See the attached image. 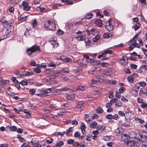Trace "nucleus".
<instances>
[{"mask_svg":"<svg viewBox=\"0 0 147 147\" xmlns=\"http://www.w3.org/2000/svg\"><path fill=\"white\" fill-rule=\"evenodd\" d=\"M126 143L129 146H133L134 144V142L128 140V141L126 142Z\"/></svg>","mask_w":147,"mask_h":147,"instance_id":"ea45409f","label":"nucleus"},{"mask_svg":"<svg viewBox=\"0 0 147 147\" xmlns=\"http://www.w3.org/2000/svg\"><path fill=\"white\" fill-rule=\"evenodd\" d=\"M35 92L36 90L33 88L29 90V92L30 94L32 96L34 95Z\"/></svg>","mask_w":147,"mask_h":147,"instance_id":"473e14b6","label":"nucleus"},{"mask_svg":"<svg viewBox=\"0 0 147 147\" xmlns=\"http://www.w3.org/2000/svg\"><path fill=\"white\" fill-rule=\"evenodd\" d=\"M84 42L86 43V47H89L91 46L92 41L89 39H88L87 40L86 39Z\"/></svg>","mask_w":147,"mask_h":147,"instance_id":"4468645a","label":"nucleus"},{"mask_svg":"<svg viewBox=\"0 0 147 147\" xmlns=\"http://www.w3.org/2000/svg\"><path fill=\"white\" fill-rule=\"evenodd\" d=\"M10 129L11 131H16L17 130V128L15 126H13L11 127H10Z\"/></svg>","mask_w":147,"mask_h":147,"instance_id":"8fccbe9b","label":"nucleus"},{"mask_svg":"<svg viewBox=\"0 0 147 147\" xmlns=\"http://www.w3.org/2000/svg\"><path fill=\"white\" fill-rule=\"evenodd\" d=\"M103 110L100 107H98L96 109V112L98 113H102Z\"/></svg>","mask_w":147,"mask_h":147,"instance_id":"f704fd0d","label":"nucleus"},{"mask_svg":"<svg viewBox=\"0 0 147 147\" xmlns=\"http://www.w3.org/2000/svg\"><path fill=\"white\" fill-rule=\"evenodd\" d=\"M120 93L119 92H116L115 93V96L118 98H119L121 96Z\"/></svg>","mask_w":147,"mask_h":147,"instance_id":"4d7b16f0","label":"nucleus"},{"mask_svg":"<svg viewBox=\"0 0 147 147\" xmlns=\"http://www.w3.org/2000/svg\"><path fill=\"white\" fill-rule=\"evenodd\" d=\"M93 16V14L92 13H90L86 14L85 16V18L86 19H90Z\"/></svg>","mask_w":147,"mask_h":147,"instance_id":"a878e982","label":"nucleus"},{"mask_svg":"<svg viewBox=\"0 0 147 147\" xmlns=\"http://www.w3.org/2000/svg\"><path fill=\"white\" fill-rule=\"evenodd\" d=\"M121 140L126 143L128 141V135L126 134H121Z\"/></svg>","mask_w":147,"mask_h":147,"instance_id":"1a4fd4ad","label":"nucleus"},{"mask_svg":"<svg viewBox=\"0 0 147 147\" xmlns=\"http://www.w3.org/2000/svg\"><path fill=\"white\" fill-rule=\"evenodd\" d=\"M131 67L134 69H136L137 67V66L136 64H131L130 65Z\"/></svg>","mask_w":147,"mask_h":147,"instance_id":"69168bd1","label":"nucleus"},{"mask_svg":"<svg viewBox=\"0 0 147 147\" xmlns=\"http://www.w3.org/2000/svg\"><path fill=\"white\" fill-rule=\"evenodd\" d=\"M20 8H22L25 11H28L30 10L31 9V6L29 5L28 3L26 1H23L22 3V5H20Z\"/></svg>","mask_w":147,"mask_h":147,"instance_id":"7ed1b4c3","label":"nucleus"},{"mask_svg":"<svg viewBox=\"0 0 147 147\" xmlns=\"http://www.w3.org/2000/svg\"><path fill=\"white\" fill-rule=\"evenodd\" d=\"M105 127L104 125H98L97 127V129L98 130H103L105 129Z\"/></svg>","mask_w":147,"mask_h":147,"instance_id":"bb28decb","label":"nucleus"},{"mask_svg":"<svg viewBox=\"0 0 147 147\" xmlns=\"http://www.w3.org/2000/svg\"><path fill=\"white\" fill-rule=\"evenodd\" d=\"M100 38V37L98 36H96L94 38H92V41L94 42H95L97 41Z\"/></svg>","mask_w":147,"mask_h":147,"instance_id":"864d4df0","label":"nucleus"},{"mask_svg":"<svg viewBox=\"0 0 147 147\" xmlns=\"http://www.w3.org/2000/svg\"><path fill=\"white\" fill-rule=\"evenodd\" d=\"M19 84H21L23 86L26 85H28V83L27 82L25 81L24 80L22 81L21 82H19Z\"/></svg>","mask_w":147,"mask_h":147,"instance_id":"37998d69","label":"nucleus"},{"mask_svg":"<svg viewBox=\"0 0 147 147\" xmlns=\"http://www.w3.org/2000/svg\"><path fill=\"white\" fill-rule=\"evenodd\" d=\"M36 51H40V47L37 45H34L28 49L27 50V53L28 55L30 57H33L34 55V53Z\"/></svg>","mask_w":147,"mask_h":147,"instance_id":"f03ea898","label":"nucleus"},{"mask_svg":"<svg viewBox=\"0 0 147 147\" xmlns=\"http://www.w3.org/2000/svg\"><path fill=\"white\" fill-rule=\"evenodd\" d=\"M71 124L72 125H76L78 124L77 121L76 119L73 120L71 121Z\"/></svg>","mask_w":147,"mask_h":147,"instance_id":"0e129e2a","label":"nucleus"},{"mask_svg":"<svg viewBox=\"0 0 147 147\" xmlns=\"http://www.w3.org/2000/svg\"><path fill=\"white\" fill-rule=\"evenodd\" d=\"M139 84L140 86L144 87L146 85V83L145 82L142 81L138 83Z\"/></svg>","mask_w":147,"mask_h":147,"instance_id":"c756f323","label":"nucleus"},{"mask_svg":"<svg viewBox=\"0 0 147 147\" xmlns=\"http://www.w3.org/2000/svg\"><path fill=\"white\" fill-rule=\"evenodd\" d=\"M74 136L76 138H78L80 137V133L78 131H76L74 134Z\"/></svg>","mask_w":147,"mask_h":147,"instance_id":"e2e57ef3","label":"nucleus"},{"mask_svg":"<svg viewBox=\"0 0 147 147\" xmlns=\"http://www.w3.org/2000/svg\"><path fill=\"white\" fill-rule=\"evenodd\" d=\"M125 88L124 87L120 88L119 89V93H122L125 90Z\"/></svg>","mask_w":147,"mask_h":147,"instance_id":"de8ad7c7","label":"nucleus"},{"mask_svg":"<svg viewBox=\"0 0 147 147\" xmlns=\"http://www.w3.org/2000/svg\"><path fill=\"white\" fill-rule=\"evenodd\" d=\"M45 28L49 30L55 31L56 29L55 22L53 20H49L44 23Z\"/></svg>","mask_w":147,"mask_h":147,"instance_id":"f257e3e1","label":"nucleus"},{"mask_svg":"<svg viewBox=\"0 0 147 147\" xmlns=\"http://www.w3.org/2000/svg\"><path fill=\"white\" fill-rule=\"evenodd\" d=\"M64 143L62 141H59L58 143L56 144L55 146L57 147H59L63 145Z\"/></svg>","mask_w":147,"mask_h":147,"instance_id":"2f4dec72","label":"nucleus"},{"mask_svg":"<svg viewBox=\"0 0 147 147\" xmlns=\"http://www.w3.org/2000/svg\"><path fill=\"white\" fill-rule=\"evenodd\" d=\"M119 62L121 65H126L128 63L127 57L124 56H122V58L120 60Z\"/></svg>","mask_w":147,"mask_h":147,"instance_id":"39448f33","label":"nucleus"},{"mask_svg":"<svg viewBox=\"0 0 147 147\" xmlns=\"http://www.w3.org/2000/svg\"><path fill=\"white\" fill-rule=\"evenodd\" d=\"M60 58L61 60L63 61L64 62H69L72 61V60L71 58H67L65 56H61Z\"/></svg>","mask_w":147,"mask_h":147,"instance_id":"6e6552de","label":"nucleus"},{"mask_svg":"<svg viewBox=\"0 0 147 147\" xmlns=\"http://www.w3.org/2000/svg\"><path fill=\"white\" fill-rule=\"evenodd\" d=\"M73 129H72V127H69L68 130H66L67 132L66 133V135L67 136H68V134H69V133L72 131Z\"/></svg>","mask_w":147,"mask_h":147,"instance_id":"49530a36","label":"nucleus"},{"mask_svg":"<svg viewBox=\"0 0 147 147\" xmlns=\"http://www.w3.org/2000/svg\"><path fill=\"white\" fill-rule=\"evenodd\" d=\"M109 64L107 63L102 62L101 63V65L102 67H107L108 66Z\"/></svg>","mask_w":147,"mask_h":147,"instance_id":"338daca9","label":"nucleus"},{"mask_svg":"<svg viewBox=\"0 0 147 147\" xmlns=\"http://www.w3.org/2000/svg\"><path fill=\"white\" fill-rule=\"evenodd\" d=\"M127 79L129 83H133L134 82V78L131 76H129L127 77Z\"/></svg>","mask_w":147,"mask_h":147,"instance_id":"b1692460","label":"nucleus"},{"mask_svg":"<svg viewBox=\"0 0 147 147\" xmlns=\"http://www.w3.org/2000/svg\"><path fill=\"white\" fill-rule=\"evenodd\" d=\"M76 39L78 41H82L86 40L85 39L84 36L83 35L78 36L76 37Z\"/></svg>","mask_w":147,"mask_h":147,"instance_id":"6ab92c4d","label":"nucleus"},{"mask_svg":"<svg viewBox=\"0 0 147 147\" xmlns=\"http://www.w3.org/2000/svg\"><path fill=\"white\" fill-rule=\"evenodd\" d=\"M135 119L136 120L139 121L141 123H143L144 122V120H142L140 118H139L138 117L136 118Z\"/></svg>","mask_w":147,"mask_h":147,"instance_id":"052dcab7","label":"nucleus"},{"mask_svg":"<svg viewBox=\"0 0 147 147\" xmlns=\"http://www.w3.org/2000/svg\"><path fill=\"white\" fill-rule=\"evenodd\" d=\"M113 53V51L111 50H105L104 52H103V54L105 55H106L107 54H109L110 55H111Z\"/></svg>","mask_w":147,"mask_h":147,"instance_id":"4be33fe9","label":"nucleus"},{"mask_svg":"<svg viewBox=\"0 0 147 147\" xmlns=\"http://www.w3.org/2000/svg\"><path fill=\"white\" fill-rule=\"evenodd\" d=\"M83 104V103L82 101H78L76 103V107L78 108H81Z\"/></svg>","mask_w":147,"mask_h":147,"instance_id":"393cba45","label":"nucleus"},{"mask_svg":"<svg viewBox=\"0 0 147 147\" xmlns=\"http://www.w3.org/2000/svg\"><path fill=\"white\" fill-rule=\"evenodd\" d=\"M82 61L81 60H77L75 61L74 63L76 64H78L77 65H82Z\"/></svg>","mask_w":147,"mask_h":147,"instance_id":"bf43d9fd","label":"nucleus"},{"mask_svg":"<svg viewBox=\"0 0 147 147\" xmlns=\"http://www.w3.org/2000/svg\"><path fill=\"white\" fill-rule=\"evenodd\" d=\"M138 135L142 142L145 143L147 142V133L144 131L140 132Z\"/></svg>","mask_w":147,"mask_h":147,"instance_id":"20e7f679","label":"nucleus"},{"mask_svg":"<svg viewBox=\"0 0 147 147\" xmlns=\"http://www.w3.org/2000/svg\"><path fill=\"white\" fill-rule=\"evenodd\" d=\"M31 25L33 28H35L38 25V22L36 19H34V21L32 23Z\"/></svg>","mask_w":147,"mask_h":147,"instance_id":"c85d7f7f","label":"nucleus"},{"mask_svg":"<svg viewBox=\"0 0 147 147\" xmlns=\"http://www.w3.org/2000/svg\"><path fill=\"white\" fill-rule=\"evenodd\" d=\"M4 18V17H3V18L1 19L0 22H1V23H2L3 24H5L6 23H7L8 24H10V23L8 21H7L6 20H3V18Z\"/></svg>","mask_w":147,"mask_h":147,"instance_id":"603ef678","label":"nucleus"},{"mask_svg":"<svg viewBox=\"0 0 147 147\" xmlns=\"http://www.w3.org/2000/svg\"><path fill=\"white\" fill-rule=\"evenodd\" d=\"M74 140L72 139H70L68 140L67 141V143L68 144H72L74 142Z\"/></svg>","mask_w":147,"mask_h":147,"instance_id":"c03bdc74","label":"nucleus"},{"mask_svg":"<svg viewBox=\"0 0 147 147\" xmlns=\"http://www.w3.org/2000/svg\"><path fill=\"white\" fill-rule=\"evenodd\" d=\"M136 134L134 131H131L129 133V137L130 138H136Z\"/></svg>","mask_w":147,"mask_h":147,"instance_id":"9d476101","label":"nucleus"},{"mask_svg":"<svg viewBox=\"0 0 147 147\" xmlns=\"http://www.w3.org/2000/svg\"><path fill=\"white\" fill-rule=\"evenodd\" d=\"M102 74L106 76H110L112 74V73L109 70H107L104 71Z\"/></svg>","mask_w":147,"mask_h":147,"instance_id":"aec40b11","label":"nucleus"},{"mask_svg":"<svg viewBox=\"0 0 147 147\" xmlns=\"http://www.w3.org/2000/svg\"><path fill=\"white\" fill-rule=\"evenodd\" d=\"M45 94V96L46 95L48 94L49 93L51 92V88H48L46 89L45 90H44Z\"/></svg>","mask_w":147,"mask_h":147,"instance_id":"a18cd8bd","label":"nucleus"},{"mask_svg":"<svg viewBox=\"0 0 147 147\" xmlns=\"http://www.w3.org/2000/svg\"><path fill=\"white\" fill-rule=\"evenodd\" d=\"M82 68V65H80L79 66H77L76 69L74 70V72L76 73L78 72H80V71H81Z\"/></svg>","mask_w":147,"mask_h":147,"instance_id":"ddd939ff","label":"nucleus"},{"mask_svg":"<svg viewBox=\"0 0 147 147\" xmlns=\"http://www.w3.org/2000/svg\"><path fill=\"white\" fill-rule=\"evenodd\" d=\"M97 124L96 122L93 121L91 123L90 125V127L91 128H95L97 125Z\"/></svg>","mask_w":147,"mask_h":147,"instance_id":"5701e85b","label":"nucleus"},{"mask_svg":"<svg viewBox=\"0 0 147 147\" xmlns=\"http://www.w3.org/2000/svg\"><path fill=\"white\" fill-rule=\"evenodd\" d=\"M94 24L96 25H98L99 26H101L102 25V22L101 20L100 19L96 20L94 22Z\"/></svg>","mask_w":147,"mask_h":147,"instance_id":"f3484780","label":"nucleus"},{"mask_svg":"<svg viewBox=\"0 0 147 147\" xmlns=\"http://www.w3.org/2000/svg\"><path fill=\"white\" fill-rule=\"evenodd\" d=\"M115 105L118 107H120L122 106V103L121 101H119L115 104Z\"/></svg>","mask_w":147,"mask_h":147,"instance_id":"13d9d810","label":"nucleus"},{"mask_svg":"<svg viewBox=\"0 0 147 147\" xmlns=\"http://www.w3.org/2000/svg\"><path fill=\"white\" fill-rule=\"evenodd\" d=\"M33 74V73L31 72H28L26 71L25 72V74H20V76H30L32 75Z\"/></svg>","mask_w":147,"mask_h":147,"instance_id":"412c9836","label":"nucleus"},{"mask_svg":"<svg viewBox=\"0 0 147 147\" xmlns=\"http://www.w3.org/2000/svg\"><path fill=\"white\" fill-rule=\"evenodd\" d=\"M106 118L107 119H112L113 115L111 114H108L106 116Z\"/></svg>","mask_w":147,"mask_h":147,"instance_id":"680f3d73","label":"nucleus"},{"mask_svg":"<svg viewBox=\"0 0 147 147\" xmlns=\"http://www.w3.org/2000/svg\"><path fill=\"white\" fill-rule=\"evenodd\" d=\"M31 143L32 145H35L37 143H38V141L37 140H36L35 139H33L31 142Z\"/></svg>","mask_w":147,"mask_h":147,"instance_id":"58836bf2","label":"nucleus"},{"mask_svg":"<svg viewBox=\"0 0 147 147\" xmlns=\"http://www.w3.org/2000/svg\"><path fill=\"white\" fill-rule=\"evenodd\" d=\"M7 82H8V81H7V80H2L0 82V84L2 86H4L5 84H6L7 83Z\"/></svg>","mask_w":147,"mask_h":147,"instance_id":"a19ab883","label":"nucleus"},{"mask_svg":"<svg viewBox=\"0 0 147 147\" xmlns=\"http://www.w3.org/2000/svg\"><path fill=\"white\" fill-rule=\"evenodd\" d=\"M140 88V86L138 83L136 84L132 88V90L137 92Z\"/></svg>","mask_w":147,"mask_h":147,"instance_id":"2eb2a0df","label":"nucleus"},{"mask_svg":"<svg viewBox=\"0 0 147 147\" xmlns=\"http://www.w3.org/2000/svg\"><path fill=\"white\" fill-rule=\"evenodd\" d=\"M30 65L32 66H35L36 65V63L35 61L32 60L30 61Z\"/></svg>","mask_w":147,"mask_h":147,"instance_id":"6e6d98bb","label":"nucleus"},{"mask_svg":"<svg viewBox=\"0 0 147 147\" xmlns=\"http://www.w3.org/2000/svg\"><path fill=\"white\" fill-rule=\"evenodd\" d=\"M97 82V81L96 80H92L91 81V82L90 83V84H91V86H94L95 87L96 86L97 84L96 83Z\"/></svg>","mask_w":147,"mask_h":147,"instance_id":"e433bc0d","label":"nucleus"},{"mask_svg":"<svg viewBox=\"0 0 147 147\" xmlns=\"http://www.w3.org/2000/svg\"><path fill=\"white\" fill-rule=\"evenodd\" d=\"M87 88V87L84 85L81 86H79L78 88H74L73 89H71V92L73 91H76L78 90H80L81 91H83L85 89H86Z\"/></svg>","mask_w":147,"mask_h":147,"instance_id":"0eeeda50","label":"nucleus"},{"mask_svg":"<svg viewBox=\"0 0 147 147\" xmlns=\"http://www.w3.org/2000/svg\"><path fill=\"white\" fill-rule=\"evenodd\" d=\"M53 138H50L49 140H47L46 142L48 144H51L53 141Z\"/></svg>","mask_w":147,"mask_h":147,"instance_id":"3c124183","label":"nucleus"},{"mask_svg":"<svg viewBox=\"0 0 147 147\" xmlns=\"http://www.w3.org/2000/svg\"><path fill=\"white\" fill-rule=\"evenodd\" d=\"M140 24L139 23L137 22L136 24L134 26V29L135 31L137 30L140 27Z\"/></svg>","mask_w":147,"mask_h":147,"instance_id":"4c0bfd02","label":"nucleus"},{"mask_svg":"<svg viewBox=\"0 0 147 147\" xmlns=\"http://www.w3.org/2000/svg\"><path fill=\"white\" fill-rule=\"evenodd\" d=\"M133 42H134V43L132 44V45H134V46H135V47H136L138 48H140V45H138V43L136 42V40H134Z\"/></svg>","mask_w":147,"mask_h":147,"instance_id":"72a5a7b5","label":"nucleus"},{"mask_svg":"<svg viewBox=\"0 0 147 147\" xmlns=\"http://www.w3.org/2000/svg\"><path fill=\"white\" fill-rule=\"evenodd\" d=\"M33 71L34 72L37 73H39L41 72L39 68H34Z\"/></svg>","mask_w":147,"mask_h":147,"instance_id":"09e8293b","label":"nucleus"},{"mask_svg":"<svg viewBox=\"0 0 147 147\" xmlns=\"http://www.w3.org/2000/svg\"><path fill=\"white\" fill-rule=\"evenodd\" d=\"M80 128L83 134H85L86 133L85 129H86V127L85 124L83 123H82L80 125Z\"/></svg>","mask_w":147,"mask_h":147,"instance_id":"9b49d317","label":"nucleus"},{"mask_svg":"<svg viewBox=\"0 0 147 147\" xmlns=\"http://www.w3.org/2000/svg\"><path fill=\"white\" fill-rule=\"evenodd\" d=\"M112 35L110 33H105L103 34V37L105 38H108L111 37Z\"/></svg>","mask_w":147,"mask_h":147,"instance_id":"dca6fc26","label":"nucleus"},{"mask_svg":"<svg viewBox=\"0 0 147 147\" xmlns=\"http://www.w3.org/2000/svg\"><path fill=\"white\" fill-rule=\"evenodd\" d=\"M90 32L93 35H94L97 34V30L95 28H92Z\"/></svg>","mask_w":147,"mask_h":147,"instance_id":"cd10ccee","label":"nucleus"},{"mask_svg":"<svg viewBox=\"0 0 147 147\" xmlns=\"http://www.w3.org/2000/svg\"><path fill=\"white\" fill-rule=\"evenodd\" d=\"M75 97V94H68L66 96L67 99L69 100H72L74 99Z\"/></svg>","mask_w":147,"mask_h":147,"instance_id":"f8f14e48","label":"nucleus"},{"mask_svg":"<svg viewBox=\"0 0 147 147\" xmlns=\"http://www.w3.org/2000/svg\"><path fill=\"white\" fill-rule=\"evenodd\" d=\"M73 88H72V89H73ZM71 89H70L69 88H68L67 87H64L61 88L60 90L61 91H67L68 90L71 92Z\"/></svg>","mask_w":147,"mask_h":147,"instance_id":"79ce46f5","label":"nucleus"},{"mask_svg":"<svg viewBox=\"0 0 147 147\" xmlns=\"http://www.w3.org/2000/svg\"><path fill=\"white\" fill-rule=\"evenodd\" d=\"M24 112L26 114V115L27 117H28L29 118L31 116L30 113V112H28L27 109H24Z\"/></svg>","mask_w":147,"mask_h":147,"instance_id":"7c9ffc66","label":"nucleus"},{"mask_svg":"<svg viewBox=\"0 0 147 147\" xmlns=\"http://www.w3.org/2000/svg\"><path fill=\"white\" fill-rule=\"evenodd\" d=\"M105 27V28L109 31H112L113 28V25L111 24V22L109 20L106 23Z\"/></svg>","mask_w":147,"mask_h":147,"instance_id":"423d86ee","label":"nucleus"},{"mask_svg":"<svg viewBox=\"0 0 147 147\" xmlns=\"http://www.w3.org/2000/svg\"><path fill=\"white\" fill-rule=\"evenodd\" d=\"M142 51L144 53V54L146 56H147V50L144 49L143 48H142Z\"/></svg>","mask_w":147,"mask_h":147,"instance_id":"774afa93","label":"nucleus"},{"mask_svg":"<svg viewBox=\"0 0 147 147\" xmlns=\"http://www.w3.org/2000/svg\"><path fill=\"white\" fill-rule=\"evenodd\" d=\"M140 107L142 108H144L147 107V104L144 102H142L140 105Z\"/></svg>","mask_w":147,"mask_h":147,"instance_id":"5fc2aeb1","label":"nucleus"},{"mask_svg":"<svg viewBox=\"0 0 147 147\" xmlns=\"http://www.w3.org/2000/svg\"><path fill=\"white\" fill-rule=\"evenodd\" d=\"M123 131V129L122 128H119L116 129L115 130V133L117 135L122 133Z\"/></svg>","mask_w":147,"mask_h":147,"instance_id":"a211bd4d","label":"nucleus"},{"mask_svg":"<svg viewBox=\"0 0 147 147\" xmlns=\"http://www.w3.org/2000/svg\"><path fill=\"white\" fill-rule=\"evenodd\" d=\"M38 11H39L40 12H43L46 10L45 8L43 7H38L37 8Z\"/></svg>","mask_w":147,"mask_h":147,"instance_id":"c9c22d12","label":"nucleus"}]
</instances>
